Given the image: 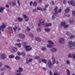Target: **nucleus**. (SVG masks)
I'll list each match as a JSON object with an SVG mask.
<instances>
[{
  "label": "nucleus",
  "instance_id": "nucleus-1",
  "mask_svg": "<svg viewBox=\"0 0 75 75\" xmlns=\"http://www.w3.org/2000/svg\"><path fill=\"white\" fill-rule=\"evenodd\" d=\"M68 47L70 50H74L75 49V48L74 47H75V42L69 41L68 42Z\"/></svg>",
  "mask_w": 75,
  "mask_h": 75
},
{
  "label": "nucleus",
  "instance_id": "nucleus-2",
  "mask_svg": "<svg viewBox=\"0 0 75 75\" xmlns=\"http://www.w3.org/2000/svg\"><path fill=\"white\" fill-rule=\"evenodd\" d=\"M6 28V26L5 23H3L2 25L0 26V30L1 31H4V30Z\"/></svg>",
  "mask_w": 75,
  "mask_h": 75
},
{
  "label": "nucleus",
  "instance_id": "nucleus-3",
  "mask_svg": "<svg viewBox=\"0 0 75 75\" xmlns=\"http://www.w3.org/2000/svg\"><path fill=\"white\" fill-rule=\"evenodd\" d=\"M61 25L62 26H63V27L64 28H68V25H66V23H65V22H62L61 23Z\"/></svg>",
  "mask_w": 75,
  "mask_h": 75
},
{
  "label": "nucleus",
  "instance_id": "nucleus-4",
  "mask_svg": "<svg viewBox=\"0 0 75 75\" xmlns=\"http://www.w3.org/2000/svg\"><path fill=\"white\" fill-rule=\"evenodd\" d=\"M1 59H4L7 58V55L5 53H2L1 55Z\"/></svg>",
  "mask_w": 75,
  "mask_h": 75
},
{
  "label": "nucleus",
  "instance_id": "nucleus-5",
  "mask_svg": "<svg viewBox=\"0 0 75 75\" xmlns=\"http://www.w3.org/2000/svg\"><path fill=\"white\" fill-rule=\"evenodd\" d=\"M59 41L60 44H64V39L61 38L59 39Z\"/></svg>",
  "mask_w": 75,
  "mask_h": 75
},
{
  "label": "nucleus",
  "instance_id": "nucleus-6",
  "mask_svg": "<svg viewBox=\"0 0 75 75\" xmlns=\"http://www.w3.org/2000/svg\"><path fill=\"white\" fill-rule=\"evenodd\" d=\"M68 3L69 4H71L72 6H75V4L74 3V0H72L71 1H68Z\"/></svg>",
  "mask_w": 75,
  "mask_h": 75
},
{
  "label": "nucleus",
  "instance_id": "nucleus-7",
  "mask_svg": "<svg viewBox=\"0 0 75 75\" xmlns=\"http://www.w3.org/2000/svg\"><path fill=\"white\" fill-rule=\"evenodd\" d=\"M30 47V45H28L25 47V50L26 51H31V50H32V48L31 47L29 48H28V47Z\"/></svg>",
  "mask_w": 75,
  "mask_h": 75
},
{
  "label": "nucleus",
  "instance_id": "nucleus-8",
  "mask_svg": "<svg viewBox=\"0 0 75 75\" xmlns=\"http://www.w3.org/2000/svg\"><path fill=\"white\" fill-rule=\"evenodd\" d=\"M23 17L25 18V21H28L29 18L28 16H27L26 15L23 14Z\"/></svg>",
  "mask_w": 75,
  "mask_h": 75
},
{
  "label": "nucleus",
  "instance_id": "nucleus-9",
  "mask_svg": "<svg viewBox=\"0 0 75 75\" xmlns=\"http://www.w3.org/2000/svg\"><path fill=\"white\" fill-rule=\"evenodd\" d=\"M50 51L52 52H56L57 51V49L55 48H53L50 49Z\"/></svg>",
  "mask_w": 75,
  "mask_h": 75
},
{
  "label": "nucleus",
  "instance_id": "nucleus-10",
  "mask_svg": "<svg viewBox=\"0 0 75 75\" xmlns=\"http://www.w3.org/2000/svg\"><path fill=\"white\" fill-rule=\"evenodd\" d=\"M18 70H17L16 71L17 72H19V73H21V72L23 71V69L22 67H20L18 68Z\"/></svg>",
  "mask_w": 75,
  "mask_h": 75
},
{
  "label": "nucleus",
  "instance_id": "nucleus-11",
  "mask_svg": "<svg viewBox=\"0 0 75 75\" xmlns=\"http://www.w3.org/2000/svg\"><path fill=\"white\" fill-rule=\"evenodd\" d=\"M19 35L21 38L23 39V40H24L25 39V36L24 34L21 33L19 34Z\"/></svg>",
  "mask_w": 75,
  "mask_h": 75
},
{
  "label": "nucleus",
  "instance_id": "nucleus-12",
  "mask_svg": "<svg viewBox=\"0 0 75 75\" xmlns=\"http://www.w3.org/2000/svg\"><path fill=\"white\" fill-rule=\"evenodd\" d=\"M47 65L49 68H51L52 67V63H51V62L50 61L48 62Z\"/></svg>",
  "mask_w": 75,
  "mask_h": 75
},
{
  "label": "nucleus",
  "instance_id": "nucleus-13",
  "mask_svg": "<svg viewBox=\"0 0 75 75\" xmlns=\"http://www.w3.org/2000/svg\"><path fill=\"white\" fill-rule=\"evenodd\" d=\"M17 51V48L15 47L13 48V50H11V52H16Z\"/></svg>",
  "mask_w": 75,
  "mask_h": 75
},
{
  "label": "nucleus",
  "instance_id": "nucleus-14",
  "mask_svg": "<svg viewBox=\"0 0 75 75\" xmlns=\"http://www.w3.org/2000/svg\"><path fill=\"white\" fill-rule=\"evenodd\" d=\"M52 62L53 65H54L55 63V58L54 57H52Z\"/></svg>",
  "mask_w": 75,
  "mask_h": 75
},
{
  "label": "nucleus",
  "instance_id": "nucleus-15",
  "mask_svg": "<svg viewBox=\"0 0 75 75\" xmlns=\"http://www.w3.org/2000/svg\"><path fill=\"white\" fill-rule=\"evenodd\" d=\"M69 10H70V8H67L64 11L66 13H68L69 11Z\"/></svg>",
  "mask_w": 75,
  "mask_h": 75
},
{
  "label": "nucleus",
  "instance_id": "nucleus-16",
  "mask_svg": "<svg viewBox=\"0 0 75 75\" xmlns=\"http://www.w3.org/2000/svg\"><path fill=\"white\" fill-rule=\"evenodd\" d=\"M49 26H52L51 23H46L45 24V27H48Z\"/></svg>",
  "mask_w": 75,
  "mask_h": 75
},
{
  "label": "nucleus",
  "instance_id": "nucleus-17",
  "mask_svg": "<svg viewBox=\"0 0 75 75\" xmlns=\"http://www.w3.org/2000/svg\"><path fill=\"white\" fill-rule=\"evenodd\" d=\"M54 47V45H52L47 44V48H52Z\"/></svg>",
  "mask_w": 75,
  "mask_h": 75
},
{
  "label": "nucleus",
  "instance_id": "nucleus-18",
  "mask_svg": "<svg viewBox=\"0 0 75 75\" xmlns=\"http://www.w3.org/2000/svg\"><path fill=\"white\" fill-rule=\"evenodd\" d=\"M58 7L57 6H56L54 9V13L55 14H57L58 13V11H57V10H58Z\"/></svg>",
  "mask_w": 75,
  "mask_h": 75
},
{
  "label": "nucleus",
  "instance_id": "nucleus-19",
  "mask_svg": "<svg viewBox=\"0 0 75 75\" xmlns=\"http://www.w3.org/2000/svg\"><path fill=\"white\" fill-rule=\"evenodd\" d=\"M5 8L4 7H0V13H3Z\"/></svg>",
  "mask_w": 75,
  "mask_h": 75
},
{
  "label": "nucleus",
  "instance_id": "nucleus-20",
  "mask_svg": "<svg viewBox=\"0 0 75 75\" xmlns=\"http://www.w3.org/2000/svg\"><path fill=\"white\" fill-rule=\"evenodd\" d=\"M40 23H41V25H44V20L41 19L40 21Z\"/></svg>",
  "mask_w": 75,
  "mask_h": 75
},
{
  "label": "nucleus",
  "instance_id": "nucleus-21",
  "mask_svg": "<svg viewBox=\"0 0 75 75\" xmlns=\"http://www.w3.org/2000/svg\"><path fill=\"white\" fill-rule=\"evenodd\" d=\"M35 40H36V41H38L40 42L41 41V38H36Z\"/></svg>",
  "mask_w": 75,
  "mask_h": 75
},
{
  "label": "nucleus",
  "instance_id": "nucleus-22",
  "mask_svg": "<svg viewBox=\"0 0 75 75\" xmlns=\"http://www.w3.org/2000/svg\"><path fill=\"white\" fill-rule=\"evenodd\" d=\"M67 75H70V74H71V72L70 71H69L68 69H67Z\"/></svg>",
  "mask_w": 75,
  "mask_h": 75
},
{
  "label": "nucleus",
  "instance_id": "nucleus-23",
  "mask_svg": "<svg viewBox=\"0 0 75 75\" xmlns=\"http://www.w3.org/2000/svg\"><path fill=\"white\" fill-rule=\"evenodd\" d=\"M48 42L49 44H52V45L53 44H54V43L51 40H49L48 41Z\"/></svg>",
  "mask_w": 75,
  "mask_h": 75
},
{
  "label": "nucleus",
  "instance_id": "nucleus-24",
  "mask_svg": "<svg viewBox=\"0 0 75 75\" xmlns=\"http://www.w3.org/2000/svg\"><path fill=\"white\" fill-rule=\"evenodd\" d=\"M5 68H6L9 69H11V67H9V66L7 65H6L5 66Z\"/></svg>",
  "mask_w": 75,
  "mask_h": 75
},
{
  "label": "nucleus",
  "instance_id": "nucleus-25",
  "mask_svg": "<svg viewBox=\"0 0 75 75\" xmlns=\"http://www.w3.org/2000/svg\"><path fill=\"white\" fill-rule=\"evenodd\" d=\"M13 29L14 30L15 32H16V30H17V27L16 26H15L13 28Z\"/></svg>",
  "mask_w": 75,
  "mask_h": 75
},
{
  "label": "nucleus",
  "instance_id": "nucleus-26",
  "mask_svg": "<svg viewBox=\"0 0 75 75\" xmlns=\"http://www.w3.org/2000/svg\"><path fill=\"white\" fill-rule=\"evenodd\" d=\"M68 57L69 58H72V55L71 53H69L68 55Z\"/></svg>",
  "mask_w": 75,
  "mask_h": 75
},
{
  "label": "nucleus",
  "instance_id": "nucleus-27",
  "mask_svg": "<svg viewBox=\"0 0 75 75\" xmlns=\"http://www.w3.org/2000/svg\"><path fill=\"white\" fill-rule=\"evenodd\" d=\"M45 30L46 32H50V28H46L45 29Z\"/></svg>",
  "mask_w": 75,
  "mask_h": 75
},
{
  "label": "nucleus",
  "instance_id": "nucleus-28",
  "mask_svg": "<svg viewBox=\"0 0 75 75\" xmlns=\"http://www.w3.org/2000/svg\"><path fill=\"white\" fill-rule=\"evenodd\" d=\"M9 58H14V55H11L9 56Z\"/></svg>",
  "mask_w": 75,
  "mask_h": 75
},
{
  "label": "nucleus",
  "instance_id": "nucleus-29",
  "mask_svg": "<svg viewBox=\"0 0 75 75\" xmlns=\"http://www.w3.org/2000/svg\"><path fill=\"white\" fill-rule=\"evenodd\" d=\"M37 4L36 2H34L33 3V5L34 7H36V6H37Z\"/></svg>",
  "mask_w": 75,
  "mask_h": 75
},
{
  "label": "nucleus",
  "instance_id": "nucleus-30",
  "mask_svg": "<svg viewBox=\"0 0 75 75\" xmlns=\"http://www.w3.org/2000/svg\"><path fill=\"white\" fill-rule=\"evenodd\" d=\"M27 43L26 42H24L23 43V47H25H25H27Z\"/></svg>",
  "mask_w": 75,
  "mask_h": 75
},
{
  "label": "nucleus",
  "instance_id": "nucleus-31",
  "mask_svg": "<svg viewBox=\"0 0 75 75\" xmlns=\"http://www.w3.org/2000/svg\"><path fill=\"white\" fill-rule=\"evenodd\" d=\"M41 50L42 51H45L47 50V48L45 47H43L42 48Z\"/></svg>",
  "mask_w": 75,
  "mask_h": 75
},
{
  "label": "nucleus",
  "instance_id": "nucleus-32",
  "mask_svg": "<svg viewBox=\"0 0 75 75\" xmlns=\"http://www.w3.org/2000/svg\"><path fill=\"white\" fill-rule=\"evenodd\" d=\"M20 59V57L18 56H17L15 57L16 60H19Z\"/></svg>",
  "mask_w": 75,
  "mask_h": 75
},
{
  "label": "nucleus",
  "instance_id": "nucleus-33",
  "mask_svg": "<svg viewBox=\"0 0 75 75\" xmlns=\"http://www.w3.org/2000/svg\"><path fill=\"white\" fill-rule=\"evenodd\" d=\"M42 62H43L44 63H45V64H46L47 63V61L45 59H42Z\"/></svg>",
  "mask_w": 75,
  "mask_h": 75
},
{
  "label": "nucleus",
  "instance_id": "nucleus-34",
  "mask_svg": "<svg viewBox=\"0 0 75 75\" xmlns=\"http://www.w3.org/2000/svg\"><path fill=\"white\" fill-rule=\"evenodd\" d=\"M37 9L38 10H41L42 11H43V10H42V9L40 7H38L37 8Z\"/></svg>",
  "mask_w": 75,
  "mask_h": 75
},
{
  "label": "nucleus",
  "instance_id": "nucleus-35",
  "mask_svg": "<svg viewBox=\"0 0 75 75\" xmlns=\"http://www.w3.org/2000/svg\"><path fill=\"white\" fill-rule=\"evenodd\" d=\"M18 19L19 21H21L23 20V18L20 17H18Z\"/></svg>",
  "mask_w": 75,
  "mask_h": 75
},
{
  "label": "nucleus",
  "instance_id": "nucleus-36",
  "mask_svg": "<svg viewBox=\"0 0 75 75\" xmlns=\"http://www.w3.org/2000/svg\"><path fill=\"white\" fill-rule=\"evenodd\" d=\"M72 15L73 16H75V12L74 11H72Z\"/></svg>",
  "mask_w": 75,
  "mask_h": 75
},
{
  "label": "nucleus",
  "instance_id": "nucleus-37",
  "mask_svg": "<svg viewBox=\"0 0 75 75\" xmlns=\"http://www.w3.org/2000/svg\"><path fill=\"white\" fill-rule=\"evenodd\" d=\"M16 45H18V47H21V44L20 43H17V44H16Z\"/></svg>",
  "mask_w": 75,
  "mask_h": 75
},
{
  "label": "nucleus",
  "instance_id": "nucleus-38",
  "mask_svg": "<svg viewBox=\"0 0 75 75\" xmlns=\"http://www.w3.org/2000/svg\"><path fill=\"white\" fill-rule=\"evenodd\" d=\"M21 54L23 56V57H25V52H23L22 53H21Z\"/></svg>",
  "mask_w": 75,
  "mask_h": 75
},
{
  "label": "nucleus",
  "instance_id": "nucleus-39",
  "mask_svg": "<svg viewBox=\"0 0 75 75\" xmlns=\"http://www.w3.org/2000/svg\"><path fill=\"white\" fill-rule=\"evenodd\" d=\"M37 30L38 31V33L40 32H41V29L39 28H38L37 29Z\"/></svg>",
  "mask_w": 75,
  "mask_h": 75
},
{
  "label": "nucleus",
  "instance_id": "nucleus-40",
  "mask_svg": "<svg viewBox=\"0 0 75 75\" xmlns=\"http://www.w3.org/2000/svg\"><path fill=\"white\" fill-rule=\"evenodd\" d=\"M72 58L75 59V54H74L72 55Z\"/></svg>",
  "mask_w": 75,
  "mask_h": 75
},
{
  "label": "nucleus",
  "instance_id": "nucleus-41",
  "mask_svg": "<svg viewBox=\"0 0 75 75\" xmlns=\"http://www.w3.org/2000/svg\"><path fill=\"white\" fill-rule=\"evenodd\" d=\"M74 21L73 20H69V22L70 23H72Z\"/></svg>",
  "mask_w": 75,
  "mask_h": 75
},
{
  "label": "nucleus",
  "instance_id": "nucleus-42",
  "mask_svg": "<svg viewBox=\"0 0 75 75\" xmlns=\"http://www.w3.org/2000/svg\"><path fill=\"white\" fill-rule=\"evenodd\" d=\"M17 3L19 6H20V3L19 0H17Z\"/></svg>",
  "mask_w": 75,
  "mask_h": 75
},
{
  "label": "nucleus",
  "instance_id": "nucleus-43",
  "mask_svg": "<svg viewBox=\"0 0 75 75\" xmlns=\"http://www.w3.org/2000/svg\"><path fill=\"white\" fill-rule=\"evenodd\" d=\"M35 58L36 59H39L40 58V57L38 56H36L35 57Z\"/></svg>",
  "mask_w": 75,
  "mask_h": 75
},
{
  "label": "nucleus",
  "instance_id": "nucleus-44",
  "mask_svg": "<svg viewBox=\"0 0 75 75\" xmlns=\"http://www.w3.org/2000/svg\"><path fill=\"white\" fill-rule=\"evenodd\" d=\"M63 3L64 4H66L67 3V1H66V0H63Z\"/></svg>",
  "mask_w": 75,
  "mask_h": 75
},
{
  "label": "nucleus",
  "instance_id": "nucleus-45",
  "mask_svg": "<svg viewBox=\"0 0 75 75\" xmlns=\"http://www.w3.org/2000/svg\"><path fill=\"white\" fill-rule=\"evenodd\" d=\"M66 63L68 65H69V64H70V62H69V60H67Z\"/></svg>",
  "mask_w": 75,
  "mask_h": 75
},
{
  "label": "nucleus",
  "instance_id": "nucleus-46",
  "mask_svg": "<svg viewBox=\"0 0 75 75\" xmlns=\"http://www.w3.org/2000/svg\"><path fill=\"white\" fill-rule=\"evenodd\" d=\"M74 35H72L70 37V38L71 40H72V39H73V38H74Z\"/></svg>",
  "mask_w": 75,
  "mask_h": 75
},
{
  "label": "nucleus",
  "instance_id": "nucleus-47",
  "mask_svg": "<svg viewBox=\"0 0 75 75\" xmlns=\"http://www.w3.org/2000/svg\"><path fill=\"white\" fill-rule=\"evenodd\" d=\"M29 36H30V37H31L32 38H33V37H34V36L31 33L29 34Z\"/></svg>",
  "mask_w": 75,
  "mask_h": 75
},
{
  "label": "nucleus",
  "instance_id": "nucleus-48",
  "mask_svg": "<svg viewBox=\"0 0 75 75\" xmlns=\"http://www.w3.org/2000/svg\"><path fill=\"white\" fill-rule=\"evenodd\" d=\"M17 54L18 55H21V53H20V52H17Z\"/></svg>",
  "mask_w": 75,
  "mask_h": 75
},
{
  "label": "nucleus",
  "instance_id": "nucleus-49",
  "mask_svg": "<svg viewBox=\"0 0 75 75\" xmlns=\"http://www.w3.org/2000/svg\"><path fill=\"white\" fill-rule=\"evenodd\" d=\"M26 64H28L29 63V61L27 59H26Z\"/></svg>",
  "mask_w": 75,
  "mask_h": 75
},
{
  "label": "nucleus",
  "instance_id": "nucleus-50",
  "mask_svg": "<svg viewBox=\"0 0 75 75\" xmlns=\"http://www.w3.org/2000/svg\"><path fill=\"white\" fill-rule=\"evenodd\" d=\"M58 12L60 13H61V11H62V9H59L58 10Z\"/></svg>",
  "mask_w": 75,
  "mask_h": 75
},
{
  "label": "nucleus",
  "instance_id": "nucleus-51",
  "mask_svg": "<svg viewBox=\"0 0 75 75\" xmlns=\"http://www.w3.org/2000/svg\"><path fill=\"white\" fill-rule=\"evenodd\" d=\"M29 62H33V59H30L29 60Z\"/></svg>",
  "mask_w": 75,
  "mask_h": 75
},
{
  "label": "nucleus",
  "instance_id": "nucleus-52",
  "mask_svg": "<svg viewBox=\"0 0 75 75\" xmlns=\"http://www.w3.org/2000/svg\"><path fill=\"white\" fill-rule=\"evenodd\" d=\"M1 69V71H5V70H6V69L4 68H3L2 69Z\"/></svg>",
  "mask_w": 75,
  "mask_h": 75
},
{
  "label": "nucleus",
  "instance_id": "nucleus-53",
  "mask_svg": "<svg viewBox=\"0 0 75 75\" xmlns=\"http://www.w3.org/2000/svg\"><path fill=\"white\" fill-rule=\"evenodd\" d=\"M55 18V17L54 16V15H52V19L53 20H54Z\"/></svg>",
  "mask_w": 75,
  "mask_h": 75
},
{
  "label": "nucleus",
  "instance_id": "nucleus-54",
  "mask_svg": "<svg viewBox=\"0 0 75 75\" xmlns=\"http://www.w3.org/2000/svg\"><path fill=\"white\" fill-rule=\"evenodd\" d=\"M66 34L67 35H69V31H67L66 33Z\"/></svg>",
  "mask_w": 75,
  "mask_h": 75
},
{
  "label": "nucleus",
  "instance_id": "nucleus-55",
  "mask_svg": "<svg viewBox=\"0 0 75 75\" xmlns=\"http://www.w3.org/2000/svg\"><path fill=\"white\" fill-rule=\"evenodd\" d=\"M27 31H30V28L29 27H27Z\"/></svg>",
  "mask_w": 75,
  "mask_h": 75
},
{
  "label": "nucleus",
  "instance_id": "nucleus-56",
  "mask_svg": "<svg viewBox=\"0 0 75 75\" xmlns=\"http://www.w3.org/2000/svg\"><path fill=\"white\" fill-rule=\"evenodd\" d=\"M12 4L13 6H16V3L15 2H13Z\"/></svg>",
  "mask_w": 75,
  "mask_h": 75
},
{
  "label": "nucleus",
  "instance_id": "nucleus-57",
  "mask_svg": "<svg viewBox=\"0 0 75 75\" xmlns=\"http://www.w3.org/2000/svg\"><path fill=\"white\" fill-rule=\"evenodd\" d=\"M49 5L48 4H46L45 6V8H47L48 7Z\"/></svg>",
  "mask_w": 75,
  "mask_h": 75
},
{
  "label": "nucleus",
  "instance_id": "nucleus-58",
  "mask_svg": "<svg viewBox=\"0 0 75 75\" xmlns=\"http://www.w3.org/2000/svg\"><path fill=\"white\" fill-rule=\"evenodd\" d=\"M33 11L34 12H37V9H33Z\"/></svg>",
  "mask_w": 75,
  "mask_h": 75
},
{
  "label": "nucleus",
  "instance_id": "nucleus-59",
  "mask_svg": "<svg viewBox=\"0 0 75 75\" xmlns=\"http://www.w3.org/2000/svg\"><path fill=\"white\" fill-rule=\"evenodd\" d=\"M54 75H59V74L58 73H54Z\"/></svg>",
  "mask_w": 75,
  "mask_h": 75
},
{
  "label": "nucleus",
  "instance_id": "nucleus-60",
  "mask_svg": "<svg viewBox=\"0 0 75 75\" xmlns=\"http://www.w3.org/2000/svg\"><path fill=\"white\" fill-rule=\"evenodd\" d=\"M32 4H33V2H32V1L30 2V5L31 6V5H32Z\"/></svg>",
  "mask_w": 75,
  "mask_h": 75
},
{
  "label": "nucleus",
  "instance_id": "nucleus-61",
  "mask_svg": "<svg viewBox=\"0 0 75 75\" xmlns=\"http://www.w3.org/2000/svg\"><path fill=\"white\" fill-rule=\"evenodd\" d=\"M6 7H7V8H8V7H9V6H8V5H7L6 6Z\"/></svg>",
  "mask_w": 75,
  "mask_h": 75
},
{
  "label": "nucleus",
  "instance_id": "nucleus-62",
  "mask_svg": "<svg viewBox=\"0 0 75 75\" xmlns=\"http://www.w3.org/2000/svg\"><path fill=\"white\" fill-rule=\"evenodd\" d=\"M43 69L44 71H46V70H47V69L46 68H43Z\"/></svg>",
  "mask_w": 75,
  "mask_h": 75
},
{
  "label": "nucleus",
  "instance_id": "nucleus-63",
  "mask_svg": "<svg viewBox=\"0 0 75 75\" xmlns=\"http://www.w3.org/2000/svg\"><path fill=\"white\" fill-rule=\"evenodd\" d=\"M52 5H54V1H52Z\"/></svg>",
  "mask_w": 75,
  "mask_h": 75
},
{
  "label": "nucleus",
  "instance_id": "nucleus-64",
  "mask_svg": "<svg viewBox=\"0 0 75 75\" xmlns=\"http://www.w3.org/2000/svg\"><path fill=\"white\" fill-rule=\"evenodd\" d=\"M3 65V64H2V63L0 62V67Z\"/></svg>",
  "mask_w": 75,
  "mask_h": 75
}]
</instances>
